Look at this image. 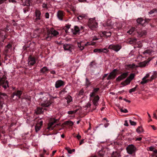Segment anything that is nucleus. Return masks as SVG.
Wrapping results in <instances>:
<instances>
[{
	"label": "nucleus",
	"mask_w": 157,
	"mask_h": 157,
	"mask_svg": "<svg viewBox=\"0 0 157 157\" xmlns=\"http://www.w3.org/2000/svg\"><path fill=\"white\" fill-rule=\"evenodd\" d=\"M67 100V104H69L72 101V97L70 95H68L66 98Z\"/></svg>",
	"instance_id": "nucleus-31"
},
{
	"label": "nucleus",
	"mask_w": 157,
	"mask_h": 157,
	"mask_svg": "<svg viewBox=\"0 0 157 157\" xmlns=\"http://www.w3.org/2000/svg\"><path fill=\"white\" fill-rule=\"evenodd\" d=\"M135 74L133 73L130 74L129 76L128 77V78L131 81L134 78Z\"/></svg>",
	"instance_id": "nucleus-35"
},
{
	"label": "nucleus",
	"mask_w": 157,
	"mask_h": 157,
	"mask_svg": "<svg viewBox=\"0 0 157 157\" xmlns=\"http://www.w3.org/2000/svg\"><path fill=\"white\" fill-rule=\"evenodd\" d=\"M124 125L126 126H128V122L127 121H125Z\"/></svg>",
	"instance_id": "nucleus-60"
},
{
	"label": "nucleus",
	"mask_w": 157,
	"mask_h": 157,
	"mask_svg": "<svg viewBox=\"0 0 157 157\" xmlns=\"http://www.w3.org/2000/svg\"><path fill=\"white\" fill-rule=\"evenodd\" d=\"M0 97H1L2 96H6V94L4 93H2L0 92Z\"/></svg>",
	"instance_id": "nucleus-55"
},
{
	"label": "nucleus",
	"mask_w": 157,
	"mask_h": 157,
	"mask_svg": "<svg viewBox=\"0 0 157 157\" xmlns=\"http://www.w3.org/2000/svg\"><path fill=\"white\" fill-rule=\"evenodd\" d=\"M56 97H50L48 93H45L44 94V96L41 98V105L42 107H46L49 106L51 104L50 99L52 98H56Z\"/></svg>",
	"instance_id": "nucleus-1"
},
{
	"label": "nucleus",
	"mask_w": 157,
	"mask_h": 157,
	"mask_svg": "<svg viewBox=\"0 0 157 157\" xmlns=\"http://www.w3.org/2000/svg\"><path fill=\"white\" fill-rule=\"evenodd\" d=\"M135 30L134 28H132L127 32V33L130 34H132Z\"/></svg>",
	"instance_id": "nucleus-34"
},
{
	"label": "nucleus",
	"mask_w": 157,
	"mask_h": 157,
	"mask_svg": "<svg viewBox=\"0 0 157 157\" xmlns=\"http://www.w3.org/2000/svg\"><path fill=\"white\" fill-rule=\"evenodd\" d=\"M147 63V62L146 61H144L141 62L140 64V67H145L146 64Z\"/></svg>",
	"instance_id": "nucleus-39"
},
{
	"label": "nucleus",
	"mask_w": 157,
	"mask_h": 157,
	"mask_svg": "<svg viewBox=\"0 0 157 157\" xmlns=\"http://www.w3.org/2000/svg\"><path fill=\"white\" fill-rule=\"evenodd\" d=\"M64 85V82L63 81L58 80L56 82L55 86L56 88H58Z\"/></svg>",
	"instance_id": "nucleus-14"
},
{
	"label": "nucleus",
	"mask_w": 157,
	"mask_h": 157,
	"mask_svg": "<svg viewBox=\"0 0 157 157\" xmlns=\"http://www.w3.org/2000/svg\"><path fill=\"white\" fill-rule=\"evenodd\" d=\"M117 74V70L114 69L109 75L107 78V80L113 79L115 78Z\"/></svg>",
	"instance_id": "nucleus-9"
},
{
	"label": "nucleus",
	"mask_w": 157,
	"mask_h": 157,
	"mask_svg": "<svg viewBox=\"0 0 157 157\" xmlns=\"http://www.w3.org/2000/svg\"><path fill=\"white\" fill-rule=\"evenodd\" d=\"M137 87V85H136V86L135 87L130 89L129 91V93H131L132 92L135 91L136 90V89Z\"/></svg>",
	"instance_id": "nucleus-40"
},
{
	"label": "nucleus",
	"mask_w": 157,
	"mask_h": 157,
	"mask_svg": "<svg viewBox=\"0 0 157 157\" xmlns=\"http://www.w3.org/2000/svg\"><path fill=\"white\" fill-rule=\"evenodd\" d=\"M11 45L10 44H8L6 47V48H8L10 50H11Z\"/></svg>",
	"instance_id": "nucleus-50"
},
{
	"label": "nucleus",
	"mask_w": 157,
	"mask_h": 157,
	"mask_svg": "<svg viewBox=\"0 0 157 157\" xmlns=\"http://www.w3.org/2000/svg\"><path fill=\"white\" fill-rule=\"evenodd\" d=\"M99 90V88H94L93 90V92L90 93V97H92L95 95V94L97 93L98 91Z\"/></svg>",
	"instance_id": "nucleus-22"
},
{
	"label": "nucleus",
	"mask_w": 157,
	"mask_h": 157,
	"mask_svg": "<svg viewBox=\"0 0 157 157\" xmlns=\"http://www.w3.org/2000/svg\"><path fill=\"white\" fill-rule=\"evenodd\" d=\"M79 31V28L77 26H75L74 29L72 30V32L73 34H76L78 33Z\"/></svg>",
	"instance_id": "nucleus-24"
},
{
	"label": "nucleus",
	"mask_w": 157,
	"mask_h": 157,
	"mask_svg": "<svg viewBox=\"0 0 157 157\" xmlns=\"http://www.w3.org/2000/svg\"><path fill=\"white\" fill-rule=\"evenodd\" d=\"M67 92L65 90V89H63L60 92V94L61 95Z\"/></svg>",
	"instance_id": "nucleus-47"
},
{
	"label": "nucleus",
	"mask_w": 157,
	"mask_h": 157,
	"mask_svg": "<svg viewBox=\"0 0 157 157\" xmlns=\"http://www.w3.org/2000/svg\"><path fill=\"white\" fill-rule=\"evenodd\" d=\"M129 122L132 125L135 126L136 124V122L132 121L131 120H129Z\"/></svg>",
	"instance_id": "nucleus-44"
},
{
	"label": "nucleus",
	"mask_w": 157,
	"mask_h": 157,
	"mask_svg": "<svg viewBox=\"0 0 157 157\" xmlns=\"http://www.w3.org/2000/svg\"><path fill=\"white\" fill-rule=\"evenodd\" d=\"M137 33H138V34L140 36H142L143 35H145L146 33V31H144L141 33L140 32H138Z\"/></svg>",
	"instance_id": "nucleus-37"
},
{
	"label": "nucleus",
	"mask_w": 157,
	"mask_h": 157,
	"mask_svg": "<svg viewBox=\"0 0 157 157\" xmlns=\"http://www.w3.org/2000/svg\"><path fill=\"white\" fill-rule=\"evenodd\" d=\"M103 49H101V48L100 49H95L94 50V52H98L101 53L102 52V51Z\"/></svg>",
	"instance_id": "nucleus-33"
},
{
	"label": "nucleus",
	"mask_w": 157,
	"mask_h": 157,
	"mask_svg": "<svg viewBox=\"0 0 157 157\" xmlns=\"http://www.w3.org/2000/svg\"><path fill=\"white\" fill-rule=\"evenodd\" d=\"M1 86L5 89L9 87V82L5 78H2L0 79V88Z\"/></svg>",
	"instance_id": "nucleus-4"
},
{
	"label": "nucleus",
	"mask_w": 157,
	"mask_h": 157,
	"mask_svg": "<svg viewBox=\"0 0 157 157\" xmlns=\"http://www.w3.org/2000/svg\"><path fill=\"white\" fill-rule=\"evenodd\" d=\"M88 26L91 30H95L98 26V23L95 18H90L88 22Z\"/></svg>",
	"instance_id": "nucleus-3"
},
{
	"label": "nucleus",
	"mask_w": 157,
	"mask_h": 157,
	"mask_svg": "<svg viewBox=\"0 0 157 157\" xmlns=\"http://www.w3.org/2000/svg\"><path fill=\"white\" fill-rule=\"evenodd\" d=\"M36 63L35 58L31 56L29 57L28 59V64L29 65L33 66Z\"/></svg>",
	"instance_id": "nucleus-12"
},
{
	"label": "nucleus",
	"mask_w": 157,
	"mask_h": 157,
	"mask_svg": "<svg viewBox=\"0 0 157 157\" xmlns=\"http://www.w3.org/2000/svg\"><path fill=\"white\" fill-rule=\"evenodd\" d=\"M101 49H103V50L102 51V52L105 53H106L108 52L109 51L108 50V48H101Z\"/></svg>",
	"instance_id": "nucleus-45"
},
{
	"label": "nucleus",
	"mask_w": 157,
	"mask_h": 157,
	"mask_svg": "<svg viewBox=\"0 0 157 157\" xmlns=\"http://www.w3.org/2000/svg\"><path fill=\"white\" fill-rule=\"evenodd\" d=\"M98 34H99V33ZM99 35L98 36H94L93 38V40H96L100 39L101 37H100V35L99 34Z\"/></svg>",
	"instance_id": "nucleus-41"
},
{
	"label": "nucleus",
	"mask_w": 157,
	"mask_h": 157,
	"mask_svg": "<svg viewBox=\"0 0 157 157\" xmlns=\"http://www.w3.org/2000/svg\"><path fill=\"white\" fill-rule=\"evenodd\" d=\"M56 150L54 151H52V154L51 155V157L53 156L54 155L55 153L56 152Z\"/></svg>",
	"instance_id": "nucleus-61"
},
{
	"label": "nucleus",
	"mask_w": 157,
	"mask_h": 157,
	"mask_svg": "<svg viewBox=\"0 0 157 157\" xmlns=\"http://www.w3.org/2000/svg\"><path fill=\"white\" fill-rule=\"evenodd\" d=\"M137 22L142 25H144V21L142 18H139L137 20Z\"/></svg>",
	"instance_id": "nucleus-26"
},
{
	"label": "nucleus",
	"mask_w": 157,
	"mask_h": 157,
	"mask_svg": "<svg viewBox=\"0 0 157 157\" xmlns=\"http://www.w3.org/2000/svg\"><path fill=\"white\" fill-rule=\"evenodd\" d=\"M90 105H90V103L89 102H88L87 104L86 105L85 107H86L88 108L89 107H90Z\"/></svg>",
	"instance_id": "nucleus-56"
},
{
	"label": "nucleus",
	"mask_w": 157,
	"mask_h": 157,
	"mask_svg": "<svg viewBox=\"0 0 157 157\" xmlns=\"http://www.w3.org/2000/svg\"><path fill=\"white\" fill-rule=\"evenodd\" d=\"M35 13L36 16V18H35V20L36 21L38 20H40V15L41 13L40 11L38 10H36Z\"/></svg>",
	"instance_id": "nucleus-17"
},
{
	"label": "nucleus",
	"mask_w": 157,
	"mask_h": 157,
	"mask_svg": "<svg viewBox=\"0 0 157 157\" xmlns=\"http://www.w3.org/2000/svg\"><path fill=\"white\" fill-rule=\"evenodd\" d=\"M153 118H154L156 119H157V116H156V113H153Z\"/></svg>",
	"instance_id": "nucleus-52"
},
{
	"label": "nucleus",
	"mask_w": 157,
	"mask_h": 157,
	"mask_svg": "<svg viewBox=\"0 0 157 157\" xmlns=\"http://www.w3.org/2000/svg\"><path fill=\"white\" fill-rule=\"evenodd\" d=\"M128 72L124 73L121 75L119 76L116 79L117 81L120 82L121 80L125 78L128 75Z\"/></svg>",
	"instance_id": "nucleus-11"
},
{
	"label": "nucleus",
	"mask_w": 157,
	"mask_h": 157,
	"mask_svg": "<svg viewBox=\"0 0 157 157\" xmlns=\"http://www.w3.org/2000/svg\"><path fill=\"white\" fill-rule=\"evenodd\" d=\"M121 111L122 112H123V113H127L128 112V110L126 109H121Z\"/></svg>",
	"instance_id": "nucleus-51"
},
{
	"label": "nucleus",
	"mask_w": 157,
	"mask_h": 157,
	"mask_svg": "<svg viewBox=\"0 0 157 157\" xmlns=\"http://www.w3.org/2000/svg\"><path fill=\"white\" fill-rule=\"evenodd\" d=\"M92 97H94V99L93 100V102L94 105L95 106H97L98 105V102L99 100V98L98 95H95Z\"/></svg>",
	"instance_id": "nucleus-15"
},
{
	"label": "nucleus",
	"mask_w": 157,
	"mask_h": 157,
	"mask_svg": "<svg viewBox=\"0 0 157 157\" xmlns=\"http://www.w3.org/2000/svg\"><path fill=\"white\" fill-rule=\"evenodd\" d=\"M121 48V46L119 45H110L108 47V49H112L116 52L118 51Z\"/></svg>",
	"instance_id": "nucleus-8"
},
{
	"label": "nucleus",
	"mask_w": 157,
	"mask_h": 157,
	"mask_svg": "<svg viewBox=\"0 0 157 157\" xmlns=\"http://www.w3.org/2000/svg\"><path fill=\"white\" fill-rule=\"evenodd\" d=\"M7 0H0V5L2 4Z\"/></svg>",
	"instance_id": "nucleus-59"
},
{
	"label": "nucleus",
	"mask_w": 157,
	"mask_h": 157,
	"mask_svg": "<svg viewBox=\"0 0 157 157\" xmlns=\"http://www.w3.org/2000/svg\"><path fill=\"white\" fill-rule=\"evenodd\" d=\"M116 154H117V153L116 152H113L112 155V157H116L115 156V155Z\"/></svg>",
	"instance_id": "nucleus-64"
},
{
	"label": "nucleus",
	"mask_w": 157,
	"mask_h": 157,
	"mask_svg": "<svg viewBox=\"0 0 157 157\" xmlns=\"http://www.w3.org/2000/svg\"><path fill=\"white\" fill-rule=\"evenodd\" d=\"M59 33L53 28L51 29L50 31L48 32L47 35L45 36V38L48 40H51V38L58 35Z\"/></svg>",
	"instance_id": "nucleus-2"
},
{
	"label": "nucleus",
	"mask_w": 157,
	"mask_h": 157,
	"mask_svg": "<svg viewBox=\"0 0 157 157\" xmlns=\"http://www.w3.org/2000/svg\"><path fill=\"white\" fill-rule=\"evenodd\" d=\"M42 7L43 8H47V3H44L43 4L42 6Z\"/></svg>",
	"instance_id": "nucleus-49"
},
{
	"label": "nucleus",
	"mask_w": 157,
	"mask_h": 157,
	"mask_svg": "<svg viewBox=\"0 0 157 157\" xmlns=\"http://www.w3.org/2000/svg\"><path fill=\"white\" fill-rule=\"evenodd\" d=\"M116 24V23L113 24L112 21L109 20L105 24H104L103 25L104 27L108 26L109 29L112 28L116 29L117 28V27H115Z\"/></svg>",
	"instance_id": "nucleus-5"
},
{
	"label": "nucleus",
	"mask_w": 157,
	"mask_h": 157,
	"mask_svg": "<svg viewBox=\"0 0 157 157\" xmlns=\"http://www.w3.org/2000/svg\"><path fill=\"white\" fill-rule=\"evenodd\" d=\"M10 50V49H9L8 48H6V47L5 49V51L6 53L8 52Z\"/></svg>",
	"instance_id": "nucleus-63"
},
{
	"label": "nucleus",
	"mask_w": 157,
	"mask_h": 157,
	"mask_svg": "<svg viewBox=\"0 0 157 157\" xmlns=\"http://www.w3.org/2000/svg\"><path fill=\"white\" fill-rule=\"evenodd\" d=\"M126 68L128 69H133L137 67L134 64H129L126 65Z\"/></svg>",
	"instance_id": "nucleus-25"
},
{
	"label": "nucleus",
	"mask_w": 157,
	"mask_h": 157,
	"mask_svg": "<svg viewBox=\"0 0 157 157\" xmlns=\"http://www.w3.org/2000/svg\"><path fill=\"white\" fill-rule=\"evenodd\" d=\"M149 82H151L150 79H146V78H143L142 79V81L140 82V83L142 84H144Z\"/></svg>",
	"instance_id": "nucleus-29"
},
{
	"label": "nucleus",
	"mask_w": 157,
	"mask_h": 157,
	"mask_svg": "<svg viewBox=\"0 0 157 157\" xmlns=\"http://www.w3.org/2000/svg\"><path fill=\"white\" fill-rule=\"evenodd\" d=\"M45 17L46 18H49V14L48 13H46L45 14Z\"/></svg>",
	"instance_id": "nucleus-53"
},
{
	"label": "nucleus",
	"mask_w": 157,
	"mask_h": 157,
	"mask_svg": "<svg viewBox=\"0 0 157 157\" xmlns=\"http://www.w3.org/2000/svg\"><path fill=\"white\" fill-rule=\"evenodd\" d=\"M100 37L104 36L106 38L109 37L111 36V33L110 32H107L106 31L100 32L99 33Z\"/></svg>",
	"instance_id": "nucleus-13"
},
{
	"label": "nucleus",
	"mask_w": 157,
	"mask_h": 157,
	"mask_svg": "<svg viewBox=\"0 0 157 157\" xmlns=\"http://www.w3.org/2000/svg\"><path fill=\"white\" fill-rule=\"evenodd\" d=\"M150 75L149 74H147L144 77V78H147Z\"/></svg>",
	"instance_id": "nucleus-58"
},
{
	"label": "nucleus",
	"mask_w": 157,
	"mask_h": 157,
	"mask_svg": "<svg viewBox=\"0 0 157 157\" xmlns=\"http://www.w3.org/2000/svg\"><path fill=\"white\" fill-rule=\"evenodd\" d=\"M57 16L58 18L60 20H62L64 16L63 12L61 11H59L57 13Z\"/></svg>",
	"instance_id": "nucleus-19"
},
{
	"label": "nucleus",
	"mask_w": 157,
	"mask_h": 157,
	"mask_svg": "<svg viewBox=\"0 0 157 157\" xmlns=\"http://www.w3.org/2000/svg\"><path fill=\"white\" fill-rule=\"evenodd\" d=\"M157 13V9H154L149 12V14H152L154 13Z\"/></svg>",
	"instance_id": "nucleus-42"
},
{
	"label": "nucleus",
	"mask_w": 157,
	"mask_h": 157,
	"mask_svg": "<svg viewBox=\"0 0 157 157\" xmlns=\"http://www.w3.org/2000/svg\"><path fill=\"white\" fill-rule=\"evenodd\" d=\"M136 150L135 147L132 144L129 145L127 148V152L130 154L133 153L135 152Z\"/></svg>",
	"instance_id": "nucleus-7"
},
{
	"label": "nucleus",
	"mask_w": 157,
	"mask_h": 157,
	"mask_svg": "<svg viewBox=\"0 0 157 157\" xmlns=\"http://www.w3.org/2000/svg\"><path fill=\"white\" fill-rule=\"evenodd\" d=\"M43 122L40 119L37 121L35 126V130L36 132H38L41 128L43 125Z\"/></svg>",
	"instance_id": "nucleus-6"
},
{
	"label": "nucleus",
	"mask_w": 157,
	"mask_h": 157,
	"mask_svg": "<svg viewBox=\"0 0 157 157\" xmlns=\"http://www.w3.org/2000/svg\"><path fill=\"white\" fill-rule=\"evenodd\" d=\"M86 16V15L85 14H82L78 17V20H80L85 17Z\"/></svg>",
	"instance_id": "nucleus-43"
},
{
	"label": "nucleus",
	"mask_w": 157,
	"mask_h": 157,
	"mask_svg": "<svg viewBox=\"0 0 157 157\" xmlns=\"http://www.w3.org/2000/svg\"><path fill=\"white\" fill-rule=\"evenodd\" d=\"M40 73L44 74L47 73L49 71V69L46 67H44L40 70Z\"/></svg>",
	"instance_id": "nucleus-20"
},
{
	"label": "nucleus",
	"mask_w": 157,
	"mask_h": 157,
	"mask_svg": "<svg viewBox=\"0 0 157 157\" xmlns=\"http://www.w3.org/2000/svg\"><path fill=\"white\" fill-rule=\"evenodd\" d=\"M82 42L78 43V46L81 50L84 49V44H82Z\"/></svg>",
	"instance_id": "nucleus-32"
},
{
	"label": "nucleus",
	"mask_w": 157,
	"mask_h": 157,
	"mask_svg": "<svg viewBox=\"0 0 157 157\" xmlns=\"http://www.w3.org/2000/svg\"><path fill=\"white\" fill-rule=\"evenodd\" d=\"M78 109H76L74 111H70L68 112L67 113L69 114H75L77 111Z\"/></svg>",
	"instance_id": "nucleus-38"
},
{
	"label": "nucleus",
	"mask_w": 157,
	"mask_h": 157,
	"mask_svg": "<svg viewBox=\"0 0 157 157\" xmlns=\"http://www.w3.org/2000/svg\"><path fill=\"white\" fill-rule=\"evenodd\" d=\"M131 82V81L129 78H127L124 81L122 82L121 83V84L123 85V86H125L129 84Z\"/></svg>",
	"instance_id": "nucleus-18"
},
{
	"label": "nucleus",
	"mask_w": 157,
	"mask_h": 157,
	"mask_svg": "<svg viewBox=\"0 0 157 157\" xmlns=\"http://www.w3.org/2000/svg\"><path fill=\"white\" fill-rule=\"evenodd\" d=\"M45 109L42 108L38 107L35 110V113L36 114H40L42 113Z\"/></svg>",
	"instance_id": "nucleus-21"
},
{
	"label": "nucleus",
	"mask_w": 157,
	"mask_h": 157,
	"mask_svg": "<svg viewBox=\"0 0 157 157\" xmlns=\"http://www.w3.org/2000/svg\"><path fill=\"white\" fill-rule=\"evenodd\" d=\"M70 25H67L66 26V28L65 29V31L66 33L68 32L67 30L70 27Z\"/></svg>",
	"instance_id": "nucleus-46"
},
{
	"label": "nucleus",
	"mask_w": 157,
	"mask_h": 157,
	"mask_svg": "<svg viewBox=\"0 0 157 157\" xmlns=\"http://www.w3.org/2000/svg\"><path fill=\"white\" fill-rule=\"evenodd\" d=\"M65 123L66 124L69 125L70 126H72L73 124V122L71 121H66L65 122Z\"/></svg>",
	"instance_id": "nucleus-36"
},
{
	"label": "nucleus",
	"mask_w": 157,
	"mask_h": 157,
	"mask_svg": "<svg viewBox=\"0 0 157 157\" xmlns=\"http://www.w3.org/2000/svg\"><path fill=\"white\" fill-rule=\"evenodd\" d=\"M149 150L150 151H154V150L155 149L154 148V147H150L149 148Z\"/></svg>",
	"instance_id": "nucleus-54"
},
{
	"label": "nucleus",
	"mask_w": 157,
	"mask_h": 157,
	"mask_svg": "<svg viewBox=\"0 0 157 157\" xmlns=\"http://www.w3.org/2000/svg\"><path fill=\"white\" fill-rule=\"evenodd\" d=\"M86 84L87 86H89L90 84V82L89 80L87 78H86Z\"/></svg>",
	"instance_id": "nucleus-48"
},
{
	"label": "nucleus",
	"mask_w": 157,
	"mask_h": 157,
	"mask_svg": "<svg viewBox=\"0 0 157 157\" xmlns=\"http://www.w3.org/2000/svg\"><path fill=\"white\" fill-rule=\"evenodd\" d=\"M152 52L151 49H147L143 52V53L145 55H150L151 54Z\"/></svg>",
	"instance_id": "nucleus-28"
},
{
	"label": "nucleus",
	"mask_w": 157,
	"mask_h": 157,
	"mask_svg": "<svg viewBox=\"0 0 157 157\" xmlns=\"http://www.w3.org/2000/svg\"><path fill=\"white\" fill-rule=\"evenodd\" d=\"M63 48L65 50L71 51L73 48V46L70 44H65L63 45Z\"/></svg>",
	"instance_id": "nucleus-16"
},
{
	"label": "nucleus",
	"mask_w": 157,
	"mask_h": 157,
	"mask_svg": "<svg viewBox=\"0 0 157 157\" xmlns=\"http://www.w3.org/2000/svg\"><path fill=\"white\" fill-rule=\"evenodd\" d=\"M136 132L139 134H140L144 132V130L142 126H139L136 129Z\"/></svg>",
	"instance_id": "nucleus-23"
},
{
	"label": "nucleus",
	"mask_w": 157,
	"mask_h": 157,
	"mask_svg": "<svg viewBox=\"0 0 157 157\" xmlns=\"http://www.w3.org/2000/svg\"><path fill=\"white\" fill-rule=\"evenodd\" d=\"M150 19H145L144 21V23L146 22L148 23L150 21Z\"/></svg>",
	"instance_id": "nucleus-57"
},
{
	"label": "nucleus",
	"mask_w": 157,
	"mask_h": 157,
	"mask_svg": "<svg viewBox=\"0 0 157 157\" xmlns=\"http://www.w3.org/2000/svg\"><path fill=\"white\" fill-rule=\"evenodd\" d=\"M22 94V92L20 90H17V92L13 93V96L14 95H16L19 98H20V96Z\"/></svg>",
	"instance_id": "nucleus-27"
},
{
	"label": "nucleus",
	"mask_w": 157,
	"mask_h": 157,
	"mask_svg": "<svg viewBox=\"0 0 157 157\" xmlns=\"http://www.w3.org/2000/svg\"><path fill=\"white\" fill-rule=\"evenodd\" d=\"M157 77V72H154L150 79L151 80V81L153 79L156 78Z\"/></svg>",
	"instance_id": "nucleus-30"
},
{
	"label": "nucleus",
	"mask_w": 157,
	"mask_h": 157,
	"mask_svg": "<svg viewBox=\"0 0 157 157\" xmlns=\"http://www.w3.org/2000/svg\"><path fill=\"white\" fill-rule=\"evenodd\" d=\"M76 137L78 140H79L81 138V136L79 134H78L77 136Z\"/></svg>",
	"instance_id": "nucleus-62"
},
{
	"label": "nucleus",
	"mask_w": 157,
	"mask_h": 157,
	"mask_svg": "<svg viewBox=\"0 0 157 157\" xmlns=\"http://www.w3.org/2000/svg\"><path fill=\"white\" fill-rule=\"evenodd\" d=\"M56 120L54 118H51L48 124L47 128L49 130H52L53 128L52 127V126L56 122Z\"/></svg>",
	"instance_id": "nucleus-10"
}]
</instances>
